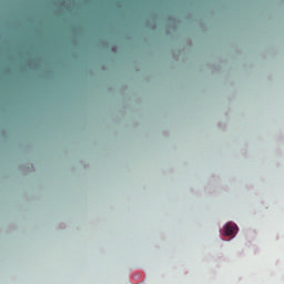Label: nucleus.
Masks as SVG:
<instances>
[{
  "mask_svg": "<svg viewBox=\"0 0 284 284\" xmlns=\"http://www.w3.org/2000/svg\"><path fill=\"white\" fill-rule=\"evenodd\" d=\"M239 231V226L234 223H227L224 227L226 236H234V233Z\"/></svg>",
  "mask_w": 284,
  "mask_h": 284,
  "instance_id": "1",
  "label": "nucleus"
}]
</instances>
